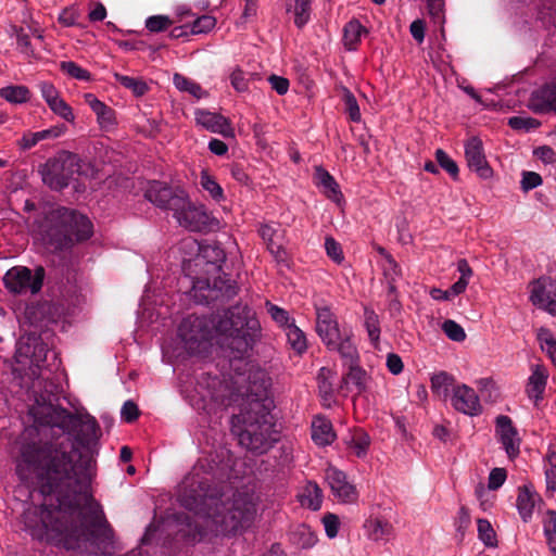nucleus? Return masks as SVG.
<instances>
[{
    "label": "nucleus",
    "mask_w": 556,
    "mask_h": 556,
    "mask_svg": "<svg viewBox=\"0 0 556 556\" xmlns=\"http://www.w3.org/2000/svg\"><path fill=\"white\" fill-rule=\"evenodd\" d=\"M34 426L20 447L16 475L24 483H36L43 500L34 517L25 516L33 536L67 551L96 554L112 538L101 505L92 496L91 459L88 448L100 435L89 414L78 415L52 403L29 408Z\"/></svg>",
    "instance_id": "obj_1"
},
{
    "label": "nucleus",
    "mask_w": 556,
    "mask_h": 556,
    "mask_svg": "<svg viewBox=\"0 0 556 556\" xmlns=\"http://www.w3.org/2000/svg\"><path fill=\"white\" fill-rule=\"evenodd\" d=\"M178 501L182 507L204 518L200 522L189 515L177 516L180 523L177 538L192 546L247 531L257 510V497L252 490L237 489L231 497L224 498L218 486L198 472L184 479Z\"/></svg>",
    "instance_id": "obj_2"
},
{
    "label": "nucleus",
    "mask_w": 556,
    "mask_h": 556,
    "mask_svg": "<svg viewBox=\"0 0 556 556\" xmlns=\"http://www.w3.org/2000/svg\"><path fill=\"white\" fill-rule=\"evenodd\" d=\"M223 337V344L229 351L230 366L233 362H243L251 355L253 346L261 337V325L254 312L248 305H235L216 315L213 319L190 315L182 319L178 334L191 353H204L211 345L213 333Z\"/></svg>",
    "instance_id": "obj_3"
},
{
    "label": "nucleus",
    "mask_w": 556,
    "mask_h": 556,
    "mask_svg": "<svg viewBox=\"0 0 556 556\" xmlns=\"http://www.w3.org/2000/svg\"><path fill=\"white\" fill-rule=\"evenodd\" d=\"M270 378L262 369L249 374V383L240 405V413L232 417V432L241 446L263 454L271 447L270 414L274 401L269 396Z\"/></svg>",
    "instance_id": "obj_4"
},
{
    "label": "nucleus",
    "mask_w": 556,
    "mask_h": 556,
    "mask_svg": "<svg viewBox=\"0 0 556 556\" xmlns=\"http://www.w3.org/2000/svg\"><path fill=\"white\" fill-rule=\"evenodd\" d=\"M41 232L47 244L56 251H64L90 239L93 225L88 216L61 206L47 214Z\"/></svg>",
    "instance_id": "obj_5"
},
{
    "label": "nucleus",
    "mask_w": 556,
    "mask_h": 556,
    "mask_svg": "<svg viewBox=\"0 0 556 556\" xmlns=\"http://www.w3.org/2000/svg\"><path fill=\"white\" fill-rule=\"evenodd\" d=\"M39 172L43 184L55 191L67 188L77 176L84 174L80 157L68 151H62L49 159Z\"/></svg>",
    "instance_id": "obj_6"
},
{
    "label": "nucleus",
    "mask_w": 556,
    "mask_h": 556,
    "mask_svg": "<svg viewBox=\"0 0 556 556\" xmlns=\"http://www.w3.org/2000/svg\"><path fill=\"white\" fill-rule=\"evenodd\" d=\"M316 331L330 352L341 354L343 346L355 344L353 342V331L348 328L341 330L337 316L328 306L316 307Z\"/></svg>",
    "instance_id": "obj_7"
},
{
    "label": "nucleus",
    "mask_w": 556,
    "mask_h": 556,
    "mask_svg": "<svg viewBox=\"0 0 556 556\" xmlns=\"http://www.w3.org/2000/svg\"><path fill=\"white\" fill-rule=\"evenodd\" d=\"M238 285L227 275L208 279H198L193 283V296L198 303L219 306L238 293Z\"/></svg>",
    "instance_id": "obj_8"
},
{
    "label": "nucleus",
    "mask_w": 556,
    "mask_h": 556,
    "mask_svg": "<svg viewBox=\"0 0 556 556\" xmlns=\"http://www.w3.org/2000/svg\"><path fill=\"white\" fill-rule=\"evenodd\" d=\"M144 197L155 206L173 211L174 216L186 205L188 193L180 187H173L162 181H152L146 190Z\"/></svg>",
    "instance_id": "obj_9"
},
{
    "label": "nucleus",
    "mask_w": 556,
    "mask_h": 556,
    "mask_svg": "<svg viewBox=\"0 0 556 556\" xmlns=\"http://www.w3.org/2000/svg\"><path fill=\"white\" fill-rule=\"evenodd\" d=\"M175 218L180 226L190 231L206 232L218 228L219 222L213 217L203 205L193 204L189 195L186 199V205L178 211Z\"/></svg>",
    "instance_id": "obj_10"
},
{
    "label": "nucleus",
    "mask_w": 556,
    "mask_h": 556,
    "mask_svg": "<svg viewBox=\"0 0 556 556\" xmlns=\"http://www.w3.org/2000/svg\"><path fill=\"white\" fill-rule=\"evenodd\" d=\"M48 352L49 350L41 336L36 332H28L17 341L14 359L18 365H26L28 361L29 365L39 367L46 361Z\"/></svg>",
    "instance_id": "obj_11"
},
{
    "label": "nucleus",
    "mask_w": 556,
    "mask_h": 556,
    "mask_svg": "<svg viewBox=\"0 0 556 556\" xmlns=\"http://www.w3.org/2000/svg\"><path fill=\"white\" fill-rule=\"evenodd\" d=\"M195 392L203 402L211 401L217 405H228L231 401V391L228 384L217 376L202 372L197 378Z\"/></svg>",
    "instance_id": "obj_12"
},
{
    "label": "nucleus",
    "mask_w": 556,
    "mask_h": 556,
    "mask_svg": "<svg viewBox=\"0 0 556 556\" xmlns=\"http://www.w3.org/2000/svg\"><path fill=\"white\" fill-rule=\"evenodd\" d=\"M530 301L533 305L556 315V281L549 277H540L531 282Z\"/></svg>",
    "instance_id": "obj_13"
},
{
    "label": "nucleus",
    "mask_w": 556,
    "mask_h": 556,
    "mask_svg": "<svg viewBox=\"0 0 556 556\" xmlns=\"http://www.w3.org/2000/svg\"><path fill=\"white\" fill-rule=\"evenodd\" d=\"M342 353L339 354L342 364L348 368L345 380L350 381L356 388L358 393L366 389V370L359 366V353L355 344L343 346Z\"/></svg>",
    "instance_id": "obj_14"
},
{
    "label": "nucleus",
    "mask_w": 556,
    "mask_h": 556,
    "mask_svg": "<svg viewBox=\"0 0 556 556\" xmlns=\"http://www.w3.org/2000/svg\"><path fill=\"white\" fill-rule=\"evenodd\" d=\"M325 479L330 486L333 496L340 502L352 503L356 501V488L348 481L345 472L330 466L325 470Z\"/></svg>",
    "instance_id": "obj_15"
},
{
    "label": "nucleus",
    "mask_w": 556,
    "mask_h": 556,
    "mask_svg": "<svg viewBox=\"0 0 556 556\" xmlns=\"http://www.w3.org/2000/svg\"><path fill=\"white\" fill-rule=\"evenodd\" d=\"M465 157L468 167L477 173L482 179H488L492 176L493 169L489 165L481 139L471 137L465 143Z\"/></svg>",
    "instance_id": "obj_16"
},
{
    "label": "nucleus",
    "mask_w": 556,
    "mask_h": 556,
    "mask_svg": "<svg viewBox=\"0 0 556 556\" xmlns=\"http://www.w3.org/2000/svg\"><path fill=\"white\" fill-rule=\"evenodd\" d=\"M194 121L198 126L211 132L222 135L224 138L235 137V130L231 127L230 121L219 113L205 109H195Z\"/></svg>",
    "instance_id": "obj_17"
},
{
    "label": "nucleus",
    "mask_w": 556,
    "mask_h": 556,
    "mask_svg": "<svg viewBox=\"0 0 556 556\" xmlns=\"http://www.w3.org/2000/svg\"><path fill=\"white\" fill-rule=\"evenodd\" d=\"M451 403L457 412L465 415L478 416L482 412L478 394L472 388L466 384L453 387Z\"/></svg>",
    "instance_id": "obj_18"
},
{
    "label": "nucleus",
    "mask_w": 556,
    "mask_h": 556,
    "mask_svg": "<svg viewBox=\"0 0 556 556\" xmlns=\"http://www.w3.org/2000/svg\"><path fill=\"white\" fill-rule=\"evenodd\" d=\"M495 431L509 458L519 454L520 439L510 417L498 415L495 419Z\"/></svg>",
    "instance_id": "obj_19"
},
{
    "label": "nucleus",
    "mask_w": 556,
    "mask_h": 556,
    "mask_svg": "<svg viewBox=\"0 0 556 556\" xmlns=\"http://www.w3.org/2000/svg\"><path fill=\"white\" fill-rule=\"evenodd\" d=\"M3 283L10 292L15 294L31 292V270L25 266H14L5 273Z\"/></svg>",
    "instance_id": "obj_20"
},
{
    "label": "nucleus",
    "mask_w": 556,
    "mask_h": 556,
    "mask_svg": "<svg viewBox=\"0 0 556 556\" xmlns=\"http://www.w3.org/2000/svg\"><path fill=\"white\" fill-rule=\"evenodd\" d=\"M530 108L539 114L556 112V84H546L533 91Z\"/></svg>",
    "instance_id": "obj_21"
},
{
    "label": "nucleus",
    "mask_w": 556,
    "mask_h": 556,
    "mask_svg": "<svg viewBox=\"0 0 556 556\" xmlns=\"http://www.w3.org/2000/svg\"><path fill=\"white\" fill-rule=\"evenodd\" d=\"M314 180L316 186L329 200L339 202L343 198L339 184L324 167L317 166L315 168Z\"/></svg>",
    "instance_id": "obj_22"
},
{
    "label": "nucleus",
    "mask_w": 556,
    "mask_h": 556,
    "mask_svg": "<svg viewBox=\"0 0 556 556\" xmlns=\"http://www.w3.org/2000/svg\"><path fill=\"white\" fill-rule=\"evenodd\" d=\"M84 99L96 113L101 128L111 129L116 124L115 111L112 108L100 101L93 93H86Z\"/></svg>",
    "instance_id": "obj_23"
},
{
    "label": "nucleus",
    "mask_w": 556,
    "mask_h": 556,
    "mask_svg": "<svg viewBox=\"0 0 556 556\" xmlns=\"http://www.w3.org/2000/svg\"><path fill=\"white\" fill-rule=\"evenodd\" d=\"M548 372L543 365H535L531 376L528 379L526 392L529 399L535 402L543 399V394L546 388Z\"/></svg>",
    "instance_id": "obj_24"
},
{
    "label": "nucleus",
    "mask_w": 556,
    "mask_h": 556,
    "mask_svg": "<svg viewBox=\"0 0 556 556\" xmlns=\"http://www.w3.org/2000/svg\"><path fill=\"white\" fill-rule=\"evenodd\" d=\"M365 534L372 541H388L393 532L390 522L380 518H369L364 523Z\"/></svg>",
    "instance_id": "obj_25"
},
{
    "label": "nucleus",
    "mask_w": 556,
    "mask_h": 556,
    "mask_svg": "<svg viewBox=\"0 0 556 556\" xmlns=\"http://www.w3.org/2000/svg\"><path fill=\"white\" fill-rule=\"evenodd\" d=\"M368 30L356 18L349 21L343 27V45L349 51H355L363 35Z\"/></svg>",
    "instance_id": "obj_26"
},
{
    "label": "nucleus",
    "mask_w": 556,
    "mask_h": 556,
    "mask_svg": "<svg viewBox=\"0 0 556 556\" xmlns=\"http://www.w3.org/2000/svg\"><path fill=\"white\" fill-rule=\"evenodd\" d=\"M312 439L316 444L321 446L331 444L336 439L331 422L325 418H318L313 421Z\"/></svg>",
    "instance_id": "obj_27"
},
{
    "label": "nucleus",
    "mask_w": 556,
    "mask_h": 556,
    "mask_svg": "<svg viewBox=\"0 0 556 556\" xmlns=\"http://www.w3.org/2000/svg\"><path fill=\"white\" fill-rule=\"evenodd\" d=\"M516 505L521 519L525 522L530 521L535 506V494L528 486H520Z\"/></svg>",
    "instance_id": "obj_28"
},
{
    "label": "nucleus",
    "mask_w": 556,
    "mask_h": 556,
    "mask_svg": "<svg viewBox=\"0 0 556 556\" xmlns=\"http://www.w3.org/2000/svg\"><path fill=\"white\" fill-rule=\"evenodd\" d=\"M334 377V372L327 368L321 367L317 375V384H318V392L320 397L324 401V405H330V401L333 397L334 389L332 384V378Z\"/></svg>",
    "instance_id": "obj_29"
},
{
    "label": "nucleus",
    "mask_w": 556,
    "mask_h": 556,
    "mask_svg": "<svg viewBox=\"0 0 556 556\" xmlns=\"http://www.w3.org/2000/svg\"><path fill=\"white\" fill-rule=\"evenodd\" d=\"M454 377L446 371H440L431 377V390L439 397L446 399L454 386Z\"/></svg>",
    "instance_id": "obj_30"
},
{
    "label": "nucleus",
    "mask_w": 556,
    "mask_h": 556,
    "mask_svg": "<svg viewBox=\"0 0 556 556\" xmlns=\"http://www.w3.org/2000/svg\"><path fill=\"white\" fill-rule=\"evenodd\" d=\"M173 83L178 90L188 92L197 99H201L207 94L200 84L179 73L174 74Z\"/></svg>",
    "instance_id": "obj_31"
},
{
    "label": "nucleus",
    "mask_w": 556,
    "mask_h": 556,
    "mask_svg": "<svg viewBox=\"0 0 556 556\" xmlns=\"http://www.w3.org/2000/svg\"><path fill=\"white\" fill-rule=\"evenodd\" d=\"M285 330L288 343L291 349L298 354H303L307 349L305 333L298 326H295L293 321L290 325H287Z\"/></svg>",
    "instance_id": "obj_32"
},
{
    "label": "nucleus",
    "mask_w": 556,
    "mask_h": 556,
    "mask_svg": "<svg viewBox=\"0 0 556 556\" xmlns=\"http://www.w3.org/2000/svg\"><path fill=\"white\" fill-rule=\"evenodd\" d=\"M300 502L303 507L312 510H318L323 503V493L316 483H309L300 496Z\"/></svg>",
    "instance_id": "obj_33"
},
{
    "label": "nucleus",
    "mask_w": 556,
    "mask_h": 556,
    "mask_svg": "<svg viewBox=\"0 0 556 556\" xmlns=\"http://www.w3.org/2000/svg\"><path fill=\"white\" fill-rule=\"evenodd\" d=\"M114 77L124 88L130 90L135 97H142L149 90L148 84L142 78L130 77L119 73H115Z\"/></svg>",
    "instance_id": "obj_34"
},
{
    "label": "nucleus",
    "mask_w": 556,
    "mask_h": 556,
    "mask_svg": "<svg viewBox=\"0 0 556 556\" xmlns=\"http://www.w3.org/2000/svg\"><path fill=\"white\" fill-rule=\"evenodd\" d=\"M349 445L354 454L362 458L367 454L370 446V437L363 429H355L351 434Z\"/></svg>",
    "instance_id": "obj_35"
},
{
    "label": "nucleus",
    "mask_w": 556,
    "mask_h": 556,
    "mask_svg": "<svg viewBox=\"0 0 556 556\" xmlns=\"http://www.w3.org/2000/svg\"><path fill=\"white\" fill-rule=\"evenodd\" d=\"M364 326L367 330L370 341L377 344L379 342L381 332L380 319L378 314L368 306L364 307Z\"/></svg>",
    "instance_id": "obj_36"
},
{
    "label": "nucleus",
    "mask_w": 556,
    "mask_h": 556,
    "mask_svg": "<svg viewBox=\"0 0 556 556\" xmlns=\"http://www.w3.org/2000/svg\"><path fill=\"white\" fill-rule=\"evenodd\" d=\"M543 530L551 552L556 556V511L548 509L543 518Z\"/></svg>",
    "instance_id": "obj_37"
},
{
    "label": "nucleus",
    "mask_w": 556,
    "mask_h": 556,
    "mask_svg": "<svg viewBox=\"0 0 556 556\" xmlns=\"http://www.w3.org/2000/svg\"><path fill=\"white\" fill-rule=\"evenodd\" d=\"M200 185L206 192H208L214 201L222 202L225 200L223 188L207 170L201 172Z\"/></svg>",
    "instance_id": "obj_38"
},
{
    "label": "nucleus",
    "mask_w": 556,
    "mask_h": 556,
    "mask_svg": "<svg viewBox=\"0 0 556 556\" xmlns=\"http://www.w3.org/2000/svg\"><path fill=\"white\" fill-rule=\"evenodd\" d=\"M0 97L11 103H24L29 100L30 91L25 86H8L0 89Z\"/></svg>",
    "instance_id": "obj_39"
},
{
    "label": "nucleus",
    "mask_w": 556,
    "mask_h": 556,
    "mask_svg": "<svg viewBox=\"0 0 556 556\" xmlns=\"http://www.w3.org/2000/svg\"><path fill=\"white\" fill-rule=\"evenodd\" d=\"M59 68L63 74L70 76L71 78L81 81H89L91 79L90 72L86 68H83L74 61H62L59 64Z\"/></svg>",
    "instance_id": "obj_40"
},
{
    "label": "nucleus",
    "mask_w": 556,
    "mask_h": 556,
    "mask_svg": "<svg viewBox=\"0 0 556 556\" xmlns=\"http://www.w3.org/2000/svg\"><path fill=\"white\" fill-rule=\"evenodd\" d=\"M294 24L302 28L311 16V0H294Z\"/></svg>",
    "instance_id": "obj_41"
},
{
    "label": "nucleus",
    "mask_w": 556,
    "mask_h": 556,
    "mask_svg": "<svg viewBox=\"0 0 556 556\" xmlns=\"http://www.w3.org/2000/svg\"><path fill=\"white\" fill-rule=\"evenodd\" d=\"M457 270L460 274V276H459L458 280L456 282H454L453 291L456 290V292L462 289L466 290V288L469 283V279L471 278V276L473 274L472 269L466 258L458 260Z\"/></svg>",
    "instance_id": "obj_42"
},
{
    "label": "nucleus",
    "mask_w": 556,
    "mask_h": 556,
    "mask_svg": "<svg viewBox=\"0 0 556 556\" xmlns=\"http://www.w3.org/2000/svg\"><path fill=\"white\" fill-rule=\"evenodd\" d=\"M174 24L167 15H152L146 20V28L151 33H161Z\"/></svg>",
    "instance_id": "obj_43"
},
{
    "label": "nucleus",
    "mask_w": 556,
    "mask_h": 556,
    "mask_svg": "<svg viewBox=\"0 0 556 556\" xmlns=\"http://www.w3.org/2000/svg\"><path fill=\"white\" fill-rule=\"evenodd\" d=\"M478 535L486 546H495V531L486 519H478Z\"/></svg>",
    "instance_id": "obj_44"
},
{
    "label": "nucleus",
    "mask_w": 556,
    "mask_h": 556,
    "mask_svg": "<svg viewBox=\"0 0 556 556\" xmlns=\"http://www.w3.org/2000/svg\"><path fill=\"white\" fill-rule=\"evenodd\" d=\"M442 330L446 337L455 342H463L466 339L464 328L452 319H446L442 324Z\"/></svg>",
    "instance_id": "obj_45"
},
{
    "label": "nucleus",
    "mask_w": 556,
    "mask_h": 556,
    "mask_svg": "<svg viewBox=\"0 0 556 556\" xmlns=\"http://www.w3.org/2000/svg\"><path fill=\"white\" fill-rule=\"evenodd\" d=\"M435 161L453 178H457L459 173L458 165L454 160L450 157V155L444 150L438 149L435 151Z\"/></svg>",
    "instance_id": "obj_46"
},
{
    "label": "nucleus",
    "mask_w": 556,
    "mask_h": 556,
    "mask_svg": "<svg viewBox=\"0 0 556 556\" xmlns=\"http://www.w3.org/2000/svg\"><path fill=\"white\" fill-rule=\"evenodd\" d=\"M343 101L345 105V112L349 114L350 119L354 123L361 122L362 115L357 100L354 97V94L348 89L343 94Z\"/></svg>",
    "instance_id": "obj_47"
},
{
    "label": "nucleus",
    "mask_w": 556,
    "mask_h": 556,
    "mask_svg": "<svg viewBox=\"0 0 556 556\" xmlns=\"http://www.w3.org/2000/svg\"><path fill=\"white\" fill-rule=\"evenodd\" d=\"M545 478L548 490L556 489V452H548L546 455Z\"/></svg>",
    "instance_id": "obj_48"
},
{
    "label": "nucleus",
    "mask_w": 556,
    "mask_h": 556,
    "mask_svg": "<svg viewBox=\"0 0 556 556\" xmlns=\"http://www.w3.org/2000/svg\"><path fill=\"white\" fill-rule=\"evenodd\" d=\"M215 18L211 15H202L198 17L191 25H189L190 34L198 35L207 33L215 26Z\"/></svg>",
    "instance_id": "obj_49"
},
{
    "label": "nucleus",
    "mask_w": 556,
    "mask_h": 556,
    "mask_svg": "<svg viewBox=\"0 0 556 556\" xmlns=\"http://www.w3.org/2000/svg\"><path fill=\"white\" fill-rule=\"evenodd\" d=\"M250 73H244L241 68L237 67L230 74V84L238 92H245L249 89Z\"/></svg>",
    "instance_id": "obj_50"
},
{
    "label": "nucleus",
    "mask_w": 556,
    "mask_h": 556,
    "mask_svg": "<svg viewBox=\"0 0 556 556\" xmlns=\"http://www.w3.org/2000/svg\"><path fill=\"white\" fill-rule=\"evenodd\" d=\"M49 108L54 114L59 115L66 122H74L75 116L72 108L61 97L52 101L49 104Z\"/></svg>",
    "instance_id": "obj_51"
},
{
    "label": "nucleus",
    "mask_w": 556,
    "mask_h": 556,
    "mask_svg": "<svg viewBox=\"0 0 556 556\" xmlns=\"http://www.w3.org/2000/svg\"><path fill=\"white\" fill-rule=\"evenodd\" d=\"M325 250L327 255L337 264H341L344 260L341 244L332 237H327L325 240Z\"/></svg>",
    "instance_id": "obj_52"
},
{
    "label": "nucleus",
    "mask_w": 556,
    "mask_h": 556,
    "mask_svg": "<svg viewBox=\"0 0 556 556\" xmlns=\"http://www.w3.org/2000/svg\"><path fill=\"white\" fill-rule=\"evenodd\" d=\"M508 125L515 130H530L536 128L540 122L531 117L513 116L508 119Z\"/></svg>",
    "instance_id": "obj_53"
},
{
    "label": "nucleus",
    "mask_w": 556,
    "mask_h": 556,
    "mask_svg": "<svg viewBox=\"0 0 556 556\" xmlns=\"http://www.w3.org/2000/svg\"><path fill=\"white\" fill-rule=\"evenodd\" d=\"M267 312L270 315V317L279 326L285 327V329L287 328V325L291 324V323H289L290 318H289V314L286 309L277 306L275 304L267 303Z\"/></svg>",
    "instance_id": "obj_54"
},
{
    "label": "nucleus",
    "mask_w": 556,
    "mask_h": 556,
    "mask_svg": "<svg viewBox=\"0 0 556 556\" xmlns=\"http://www.w3.org/2000/svg\"><path fill=\"white\" fill-rule=\"evenodd\" d=\"M507 478V472L505 468H493L489 475L488 488L490 490L500 489Z\"/></svg>",
    "instance_id": "obj_55"
},
{
    "label": "nucleus",
    "mask_w": 556,
    "mask_h": 556,
    "mask_svg": "<svg viewBox=\"0 0 556 556\" xmlns=\"http://www.w3.org/2000/svg\"><path fill=\"white\" fill-rule=\"evenodd\" d=\"M323 523L328 538L333 539L338 535L340 521L337 515L326 514L323 518Z\"/></svg>",
    "instance_id": "obj_56"
},
{
    "label": "nucleus",
    "mask_w": 556,
    "mask_h": 556,
    "mask_svg": "<svg viewBox=\"0 0 556 556\" xmlns=\"http://www.w3.org/2000/svg\"><path fill=\"white\" fill-rule=\"evenodd\" d=\"M543 182L540 174L535 172H523L521 179V188L523 191L532 190Z\"/></svg>",
    "instance_id": "obj_57"
},
{
    "label": "nucleus",
    "mask_w": 556,
    "mask_h": 556,
    "mask_svg": "<svg viewBox=\"0 0 556 556\" xmlns=\"http://www.w3.org/2000/svg\"><path fill=\"white\" fill-rule=\"evenodd\" d=\"M65 130H66V126L64 124H62V125L52 126L48 129L36 131V135H37L38 141L40 142L43 140L59 138L60 136H62L65 132Z\"/></svg>",
    "instance_id": "obj_58"
},
{
    "label": "nucleus",
    "mask_w": 556,
    "mask_h": 556,
    "mask_svg": "<svg viewBox=\"0 0 556 556\" xmlns=\"http://www.w3.org/2000/svg\"><path fill=\"white\" fill-rule=\"evenodd\" d=\"M121 416L126 422H134L139 417V408L132 401H126L121 410Z\"/></svg>",
    "instance_id": "obj_59"
},
{
    "label": "nucleus",
    "mask_w": 556,
    "mask_h": 556,
    "mask_svg": "<svg viewBox=\"0 0 556 556\" xmlns=\"http://www.w3.org/2000/svg\"><path fill=\"white\" fill-rule=\"evenodd\" d=\"M454 289V283L446 290H441L439 288H433L431 291H430V295L432 296V299L434 300H441V301H450L452 300L454 296L456 295H459L462 293L465 292V289H462L459 291L456 292L453 291Z\"/></svg>",
    "instance_id": "obj_60"
},
{
    "label": "nucleus",
    "mask_w": 556,
    "mask_h": 556,
    "mask_svg": "<svg viewBox=\"0 0 556 556\" xmlns=\"http://www.w3.org/2000/svg\"><path fill=\"white\" fill-rule=\"evenodd\" d=\"M268 81L270 87L280 96L286 94L289 90L290 83L285 77L273 74L268 77Z\"/></svg>",
    "instance_id": "obj_61"
},
{
    "label": "nucleus",
    "mask_w": 556,
    "mask_h": 556,
    "mask_svg": "<svg viewBox=\"0 0 556 556\" xmlns=\"http://www.w3.org/2000/svg\"><path fill=\"white\" fill-rule=\"evenodd\" d=\"M41 96L49 105L52 101L56 100L60 97L56 88L48 81H42L38 85Z\"/></svg>",
    "instance_id": "obj_62"
},
{
    "label": "nucleus",
    "mask_w": 556,
    "mask_h": 556,
    "mask_svg": "<svg viewBox=\"0 0 556 556\" xmlns=\"http://www.w3.org/2000/svg\"><path fill=\"white\" fill-rule=\"evenodd\" d=\"M39 143L36 132L26 131L23 134L21 139L16 141V144L21 151H28Z\"/></svg>",
    "instance_id": "obj_63"
},
{
    "label": "nucleus",
    "mask_w": 556,
    "mask_h": 556,
    "mask_svg": "<svg viewBox=\"0 0 556 556\" xmlns=\"http://www.w3.org/2000/svg\"><path fill=\"white\" fill-rule=\"evenodd\" d=\"M534 155L542 162L548 164L556 161V152L548 146H542L534 150Z\"/></svg>",
    "instance_id": "obj_64"
}]
</instances>
